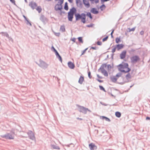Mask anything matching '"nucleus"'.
<instances>
[{
	"instance_id": "6e6552de",
	"label": "nucleus",
	"mask_w": 150,
	"mask_h": 150,
	"mask_svg": "<svg viewBox=\"0 0 150 150\" xmlns=\"http://www.w3.org/2000/svg\"><path fill=\"white\" fill-rule=\"evenodd\" d=\"M4 137L7 139H13L14 138V135L9 134H6Z\"/></svg>"
},
{
	"instance_id": "09e8293b",
	"label": "nucleus",
	"mask_w": 150,
	"mask_h": 150,
	"mask_svg": "<svg viewBox=\"0 0 150 150\" xmlns=\"http://www.w3.org/2000/svg\"><path fill=\"white\" fill-rule=\"evenodd\" d=\"M68 1L71 3L73 2V0H68Z\"/></svg>"
},
{
	"instance_id": "603ef678",
	"label": "nucleus",
	"mask_w": 150,
	"mask_h": 150,
	"mask_svg": "<svg viewBox=\"0 0 150 150\" xmlns=\"http://www.w3.org/2000/svg\"><path fill=\"white\" fill-rule=\"evenodd\" d=\"M81 108L82 109H83V110H85V108H84L83 107H81Z\"/></svg>"
},
{
	"instance_id": "f3484780",
	"label": "nucleus",
	"mask_w": 150,
	"mask_h": 150,
	"mask_svg": "<svg viewBox=\"0 0 150 150\" xmlns=\"http://www.w3.org/2000/svg\"><path fill=\"white\" fill-rule=\"evenodd\" d=\"M123 46V45L122 44H119L117 45V48L118 50H119L120 49H122Z\"/></svg>"
},
{
	"instance_id": "a211bd4d",
	"label": "nucleus",
	"mask_w": 150,
	"mask_h": 150,
	"mask_svg": "<svg viewBox=\"0 0 150 150\" xmlns=\"http://www.w3.org/2000/svg\"><path fill=\"white\" fill-rule=\"evenodd\" d=\"M64 9L66 11H68L69 10V7L68 5V3L67 2H66L65 3Z\"/></svg>"
},
{
	"instance_id": "412c9836",
	"label": "nucleus",
	"mask_w": 150,
	"mask_h": 150,
	"mask_svg": "<svg viewBox=\"0 0 150 150\" xmlns=\"http://www.w3.org/2000/svg\"><path fill=\"white\" fill-rule=\"evenodd\" d=\"M60 30L62 32L65 31V29L64 26L63 25L61 26L60 28Z\"/></svg>"
},
{
	"instance_id": "1a4fd4ad",
	"label": "nucleus",
	"mask_w": 150,
	"mask_h": 150,
	"mask_svg": "<svg viewBox=\"0 0 150 150\" xmlns=\"http://www.w3.org/2000/svg\"><path fill=\"white\" fill-rule=\"evenodd\" d=\"M89 146L91 150H96L97 148V146L93 143L90 144Z\"/></svg>"
},
{
	"instance_id": "f257e3e1",
	"label": "nucleus",
	"mask_w": 150,
	"mask_h": 150,
	"mask_svg": "<svg viewBox=\"0 0 150 150\" xmlns=\"http://www.w3.org/2000/svg\"><path fill=\"white\" fill-rule=\"evenodd\" d=\"M128 67L127 63H122L118 66V69L120 71L125 73L129 72L131 70Z\"/></svg>"
},
{
	"instance_id": "20e7f679",
	"label": "nucleus",
	"mask_w": 150,
	"mask_h": 150,
	"mask_svg": "<svg viewBox=\"0 0 150 150\" xmlns=\"http://www.w3.org/2000/svg\"><path fill=\"white\" fill-rule=\"evenodd\" d=\"M107 67L108 68H111V66L110 65H107L106 64H103L101 67L100 68V69L101 71V72L106 76H108V74L107 71L105 69V68Z\"/></svg>"
},
{
	"instance_id": "aec40b11",
	"label": "nucleus",
	"mask_w": 150,
	"mask_h": 150,
	"mask_svg": "<svg viewBox=\"0 0 150 150\" xmlns=\"http://www.w3.org/2000/svg\"><path fill=\"white\" fill-rule=\"evenodd\" d=\"M115 115L117 117H120L121 116V114L119 112H116L115 113Z\"/></svg>"
},
{
	"instance_id": "6ab92c4d",
	"label": "nucleus",
	"mask_w": 150,
	"mask_h": 150,
	"mask_svg": "<svg viewBox=\"0 0 150 150\" xmlns=\"http://www.w3.org/2000/svg\"><path fill=\"white\" fill-rule=\"evenodd\" d=\"M36 10L39 13H40L41 12L42 10V9L41 6H39L36 8Z\"/></svg>"
},
{
	"instance_id": "cd10ccee",
	"label": "nucleus",
	"mask_w": 150,
	"mask_h": 150,
	"mask_svg": "<svg viewBox=\"0 0 150 150\" xmlns=\"http://www.w3.org/2000/svg\"><path fill=\"white\" fill-rule=\"evenodd\" d=\"M99 86V88L100 90H102L103 91H105V89L102 86Z\"/></svg>"
},
{
	"instance_id": "a878e982",
	"label": "nucleus",
	"mask_w": 150,
	"mask_h": 150,
	"mask_svg": "<svg viewBox=\"0 0 150 150\" xmlns=\"http://www.w3.org/2000/svg\"><path fill=\"white\" fill-rule=\"evenodd\" d=\"M78 39L79 42H81V43L83 42L82 37H79V38H78Z\"/></svg>"
},
{
	"instance_id": "393cba45",
	"label": "nucleus",
	"mask_w": 150,
	"mask_h": 150,
	"mask_svg": "<svg viewBox=\"0 0 150 150\" xmlns=\"http://www.w3.org/2000/svg\"><path fill=\"white\" fill-rule=\"evenodd\" d=\"M116 42L117 43H118L120 41V39L119 38H116L115 40Z\"/></svg>"
},
{
	"instance_id": "7c9ffc66",
	"label": "nucleus",
	"mask_w": 150,
	"mask_h": 150,
	"mask_svg": "<svg viewBox=\"0 0 150 150\" xmlns=\"http://www.w3.org/2000/svg\"><path fill=\"white\" fill-rule=\"evenodd\" d=\"M54 34L55 35H56L57 36H59L60 35V33H55Z\"/></svg>"
},
{
	"instance_id": "4c0bfd02",
	"label": "nucleus",
	"mask_w": 150,
	"mask_h": 150,
	"mask_svg": "<svg viewBox=\"0 0 150 150\" xmlns=\"http://www.w3.org/2000/svg\"><path fill=\"white\" fill-rule=\"evenodd\" d=\"M71 40L74 42H75L76 41V38H73L71 39Z\"/></svg>"
},
{
	"instance_id": "4be33fe9",
	"label": "nucleus",
	"mask_w": 150,
	"mask_h": 150,
	"mask_svg": "<svg viewBox=\"0 0 150 150\" xmlns=\"http://www.w3.org/2000/svg\"><path fill=\"white\" fill-rule=\"evenodd\" d=\"M126 77L127 79H129L131 78V76L129 73H128L126 75Z\"/></svg>"
},
{
	"instance_id": "ea45409f",
	"label": "nucleus",
	"mask_w": 150,
	"mask_h": 150,
	"mask_svg": "<svg viewBox=\"0 0 150 150\" xmlns=\"http://www.w3.org/2000/svg\"><path fill=\"white\" fill-rule=\"evenodd\" d=\"M29 133H30V134H31L32 135H33H33H34L33 134V132L31 131H29V132H28V134H29Z\"/></svg>"
},
{
	"instance_id": "3c124183",
	"label": "nucleus",
	"mask_w": 150,
	"mask_h": 150,
	"mask_svg": "<svg viewBox=\"0 0 150 150\" xmlns=\"http://www.w3.org/2000/svg\"><path fill=\"white\" fill-rule=\"evenodd\" d=\"M80 0H76V3H78L80 1Z\"/></svg>"
},
{
	"instance_id": "c756f323",
	"label": "nucleus",
	"mask_w": 150,
	"mask_h": 150,
	"mask_svg": "<svg viewBox=\"0 0 150 150\" xmlns=\"http://www.w3.org/2000/svg\"><path fill=\"white\" fill-rule=\"evenodd\" d=\"M88 49V48L86 49L85 50L82 51V53L81 54V55L83 54L85 52L86 50Z\"/></svg>"
},
{
	"instance_id": "0eeeda50",
	"label": "nucleus",
	"mask_w": 150,
	"mask_h": 150,
	"mask_svg": "<svg viewBox=\"0 0 150 150\" xmlns=\"http://www.w3.org/2000/svg\"><path fill=\"white\" fill-rule=\"evenodd\" d=\"M121 76L122 74L121 73H118L115 76H111L110 77V79L112 82H115L117 81L118 79L121 77Z\"/></svg>"
},
{
	"instance_id": "49530a36",
	"label": "nucleus",
	"mask_w": 150,
	"mask_h": 150,
	"mask_svg": "<svg viewBox=\"0 0 150 150\" xmlns=\"http://www.w3.org/2000/svg\"><path fill=\"white\" fill-rule=\"evenodd\" d=\"M146 120H150V117H147L146 118Z\"/></svg>"
},
{
	"instance_id": "473e14b6",
	"label": "nucleus",
	"mask_w": 150,
	"mask_h": 150,
	"mask_svg": "<svg viewBox=\"0 0 150 150\" xmlns=\"http://www.w3.org/2000/svg\"><path fill=\"white\" fill-rule=\"evenodd\" d=\"M10 1L14 4H15V0H10Z\"/></svg>"
},
{
	"instance_id": "b1692460",
	"label": "nucleus",
	"mask_w": 150,
	"mask_h": 150,
	"mask_svg": "<svg viewBox=\"0 0 150 150\" xmlns=\"http://www.w3.org/2000/svg\"><path fill=\"white\" fill-rule=\"evenodd\" d=\"M92 3L94 2L96 3H98L99 2V0H90Z\"/></svg>"
},
{
	"instance_id": "8fccbe9b",
	"label": "nucleus",
	"mask_w": 150,
	"mask_h": 150,
	"mask_svg": "<svg viewBox=\"0 0 150 150\" xmlns=\"http://www.w3.org/2000/svg\"><path fill=\"white\" fill-rule=\"evenodd\" d=\"M103 2H105L109 1V0H102Z\"/></svg>"
},
{
	"instance_id": "f03ea898",
	"label": "nucleus",
	"mask_w": 150,
	"mask_h": 150,
	"mask_svg": "<svg viewBox=\"0 0 150 150\" xmlns=\"http://www.w3.org/2000/svg\"><path fill=\"white\" fill-rule=\"evenodd\" d=\"M76 9L74 7H73L70 9L69 12L68 13V18L69 21H72L74 14L76 13Z\"/></svg>"
},
{
	"instance_id": "bb28decb",
	"label": "nucleus",
	"mask_w": 150,
	"mask_h": 150,
	"mask_svg": "<svg viewBox=\"0 0 150 150\" xmlns=\"http://www.w3.org/2000/svg\"><path fill=\"white\" fill-rule=\"evenodd\" d=\"M129 32H130L131 31H134L135 30V28H133L132 29L129 28Z\"/></svg>"
},
{
	"instance_id": "72a5a7b5",
	"label": "nucleus",
	"mask_w": 150,
	"mask_h": 150,
	"mask_svg": "<svg viewBox=\"0 0 150 150\" xmlns=\"http://www.w3.org/2000/svg\"><path fill=\"white\" fill-rule=\"evenodd\" d=\"M58 56V58L59 59V60L61 61V62H62V60L61 58V57L60 56V55H59Z\"/></svg>"
},
{
	"instance_id": "9b49d317",
	"label": "nucleus",
	"mask_w": 150,
	"mask_h": 150,
	"mask_svg": "<svg viewBox=\"0 0 150 150\" xmlns=\"http://www.w3.org/2000/svg\"><path fill=\"white\" fill-rule=\"evenodd\" d=\"M29 5L33 9H34L37 6L36 3L32 2L30 3Z\"/></svg>"
},
{
	"instance_id": "ddd939ff",
	"label": "nucleus",
	"mask_w": 150,
	"mask_h": 150,
	"mask_svg": "<svg viewBox=\"0 0 150 150\" xmlns=\"http://www.w3.org/2000/svg\"><path fill=\"white\" fill-rule=\"evenodd\" d=\"M84 80V77L83 76H81L79 80V83L81 84L82 83Z\"/></svg>"
},
{
	"instance_id": "e433bc0d",
	"label": "nucleus",
	"mask_w": 150,
	"mask_h": 150,
	"mask_svg": "<svg viewBox=\"0 0 150 150\" xmlns=\"http://www.w3.org/2000/svg\"><path fill=\"white\" fill-rule=\"evenodd\" d=\"M116 47H115L112 49V52H115Z\"/></svg>"
},
{
	"instance_id": "5701e85b",
	"label": "nucleus",
	"mask_w": 150,
	"mask_h": 150,
	"mask_svg": "<svg viewBox=\"0 0 150 150\" xmlns=\"http://www.w3.org/2000/svg\"><path fill=\"white\" fill-rule=\"evenodd\" d=\"M87 16L88 17H89L91 19H92V17L91 16V14L90 13H88L87 14Z\"/></svg>"
},
{
	"instance_id": "a19ab883",
	"label": "nucleus",
	"mask_w": 150,
	"mask_h": 150,
	"mask_svg": "<svg viewBox=\"0 0 150 150\" xmlns=\"http://www.w3.org/2000/svg\"><path fill=\"white\" fill-rule=\"evenodd\" d=\"M144 33V32L143 31H142L140 32V34L142 35H143Z\"/></svg>"
},
{
	"instance_id": "58836bf2",
	"label": "nucleus",
	"mask_w": 150,
	"mask_h": 150,
	"mask_svg": "<svg viewBox=\"0 0 150 150\" xmlns=\"http://www.w3.org/2000/svg\"><path fill=\"white\" fill-rule=\"evenodd\" d=\"M97 76L98 77V78H100V79H102L103 78V77L101 76H100L98 74L97 75Z\"/></svg>"
},
{
	"instance_id": "f704fd0d",
	"label": "nucleus",
	"mask_w": 150,
	"mask_h": 150,
	"mask_svg": "<svg viewBox=\"0 0 150 150\" xmlns=\"http://www.w3.org/2000/svg\"><path fill=\"white\" fill-rule=\"evenodd\" d=\"M93 24H91L89 25H87L86 26H87V27H93Z\"/></svg>"
},
{
	"instance_id": "f8f14e48",
	"label": "nucleus",
	"mask_w": 150,
	"mask_h": 150,
	"mask_svg": "<svg viewBox=\"0 0 150 150\" xmlns=\"http://www.w3.org/2000/svg\"><path fill=\"white\" fill-rule=\"evenodd\" d=\"M83 3L85 6L88 8L90 6V4L88 0H83Z\"/></svg>"
},
{
	"instance_id": "39448f33",
	"label": "nucleus",
	"mask_w": 150,
	"mask_h": 150,
	"mask_svg": "<svg viewBox=\"0 0 150 150\" xmlns=\"http://www.w3.org/2000/svg\"><path fill=\"white\" fill-rule=\"evenodd\" d=\"M75 16L76 21L81 19V21L84 23H85L86 15L85 14L83 13L81 15L79 14H76L75 15Z\"/></svg>"
},
{
	"instance_id": "a18cd8bd",
	"label": "nucleus",
	"mask_w": 150,
	"mask_h": 150,
	"mask_svg": "<svg viewBox=\"0 0 150 150\" xmlns=\"http://www.w3.org/2000/svg\"><path fill=\"white\" fill-rule=\"evenodd\" d=\"M52 48H53V49L54 50V51L55 53L56 52H57V51L53 47H52Z\"/></svg>"
},
{
	"instance_id": "423d86ee",
	"label": "nucleus",
	"mask_w": 150,
	"mask_h": 150,
	"mask_svg": "<svg viewBox=\"0 0 150 150\" xmlns=\"http://www.w3.org/2000/svg\"><path fill=\"white\" fill-rule=\"evenodd\" d=\"M140 58L137 55H133L130 57L131 62L132 63H136L140 60Z\"/></svg>"
},
{
	"instance_id": "c9c22d12",
	"label": "nucleus",
	"mask_w": 150,
	"mask_h": 150,
	"mask_svg": "<svg viewBox=\"0 0 150 150\" xmlns=\"http://www.w3.org/2000/svg\"><path fill=\"white\" fill-rule=\"evenodd\" d=\"M97 44L98 45H101L102 44V42H100L98 41L97 42Z\"/></svg>"
},
{
	"instance_id": "37998d69",
	"label": "nucleus",
	"mask_w": 150,
	"mask_h": 150,
	"mask_svg": "<svg viewBox=\"0 0 150 150\" xmlns=\"http://www.w3.org/2000/svg\"><path fill=\"white\" fill-rule=\"evenodd\" d=\"M55 53L57 56H59V54L57 51L55 52Z\"/></svg>"
},
{
	"instance_id": "4468645a",
	"label": "nucleus",
	"mask_w": 150,
	"mask_h": 150,
	"mask_svg": "<svg viewBox=\"0 0 150 150\" xmlns=\"http://www.w3.org/2000/svg\"><path fill=\"white\" fill-rule=\"evenodd\" d=\"M91 12L93 14H96L98 13V12L97 10V9L95 8H92L91 11Z\"/></svg>"
},
{
	"instance_id": "79ce46f5",
	"label": "nucleus",
	"mask_w": 150,
	"mask_h": 150,
	"mask_svg": "<svg viewBox=\"0 0 150 150\" xmlns=\"http://www.w3.org/2000/svg\"><path fill=\"white\" fill-rule=\"evenodd\" d=\"M97 80L100 82H103V81L98 79H97Z\"/></svg>"
},
{
	"instance_id": "7ed1b4c3",
	"label": "nucleus",
	"mask_w": 150,
	"mask_h": 150,
	"mask_svg": "<svg viewBox=\"0 0 150 150\" xmlns=\"http://www.w3.org/2000/svg\"><path fill=\"white\" fill-rule=\"evenodd\" d=\"M64 0H60L59 2V4H56L55 6V10L56 11H61L62 9V4L63 3ZM65 13L64 12L61 11L60 13V14L62 15L63 13Z\"/></svg>"
},
{
	"instance_id": "de8ad7c7",
	"label": "nucleus",
	"mask_w": 150,
	"mask_h": 150,
	"mask_svg": "<svg viewBox=\"0 0 150 150\" xmlns=\"http://www.w3.org/2000/svg\"><path fill=\"white\" fill-rule=\"evenodd\" d=\"M113 32H114V30H113L111 32V36L112 37V34L113 33Z\"/></svg>"
},
{
	"instance_id": "c03bdc74",
	"label": "nucleus",
	"mask_w": 150,
	"mask_h": 150,
	"mask_svg": "<svg viewBox=\"0 0 150 150\" xmlns=\"http://www.w3.org/2000/svg\"><path fill=\"white\" fill-rule=\"evenodd\" d=\"M91 48L93 50H96V47H92Z\"/></svg>"
},
{
	"instance_id": "dca6fc26",
	"label": "nucleus",
	"mask_w": 150,
	"mask_h": 150,
	"mask_svg": "<svg viewBox=\"0 0 150 150\" xmlns=\"http://www.w3.org/2000/svg\"><path fill=\"white\" fill-rule=\"evenodd\" d=\"M100 118L101 119H103V120L105 119V121H107L109 122V121H110V120L109 118H107L106 117H104V116H100Z\"/></svg>"
},
{
	"instance_id": "2eb2a0df",
	"label": "nucleus",
	"mask_w": 150,
	"mask_h": 150,
	"mask_svg": "<svg viewBox=\"0 0 150 150\" xmlns=\"http://www.w3.org/2000/svg\"><path fill=\"white\" fill-rule=\"evenodd\" d=\"M126 54V51H123L120 54V58L121 59H123L125 58V57Z\"/></svg>"
},
{
	"instance_id": "c85d7f7f",
	"label": "nucleus",
	"mask_w": 150,
	"mask_h": 150,
	"mask_svg": "<svg viewBox=\"0 0 150 150\" xmlns=\"http://www.w3.org/2000/svg\"><path fill=\"white\" fill-rule=\"evenodd\" d=\"M108 38V36H106V37L105 38L103 39V42H104V41H106L107 40Z\"/></svg>"
},
{
	"instance_id": "2f4dec72",
	"label": "nucleus",
	"mask_w": 150,
	"mask_h": 150,
	"mask_svg": "<svg viewBox=\"0 0 150 150\" xmlns=\"http://www.w3.org/2000/svg\"><path fill=\"white\" fill-rule=\"evenodd\" d=\"M88 76L91 79V77H92V76L91 75V72H88Z\"/></svg>"
},
{
	"instance_id": "9d476101",
	"label": "nucleus",
	"mask_w": 150,
	"mask_h": 150,
	"mask_svg": "<svg viewBox=\"0 0 150 150\" xmlns=\"http://www.w3.org/2000/svg\"><path fill=\"white\" fill-rule=\"evenodd\" d=\"M68 65L69 67L71 69H73L75 67L74 64L71 62H68Z\"/></svg>"
}]
</instances>
